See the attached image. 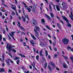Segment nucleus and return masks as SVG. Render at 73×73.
<instances>
[{
	"instance_id": "nucleus-1",
	"label": "nucleus",
	"mask_w": 73,
	"mask_h": 73,
	"mask_svg": "<svg viewBox=\"0 0 73 73\" xmlns=\"http://www.w3.org/2000/svg\"><path fill=\"white\" fill-rule=\"evenodd\" d=\"M62 18H63L65 21H66L67 23L68 24L66 25L68 27H72L71 24L69 23V20H68V19H67L66 17H65L64 16H62Z\"/></svg>"
},
{
	"instance_id": "nucleus-2",
	"label": "nucleus",
	"mask_w": 73,
	"mask_h": 73,
	"mask_svg": "<svg viewBox=\"0 0 73 73\" xmlns=\"http://www.w3.org/2000/svg\"><path fill=\"white\" fill-rule=\"evenodd\" d=\"M69 40L66 38H64L62 40V42L64 44H68Z\"/></svg>"
},
{
	"instance_id": "nucleus-3",
	"label": "nucleus",
	"mask_w": 73,
	"mask_h": 73,
	"mask_svg": "<svg viewBox=\"0 0 73 73\" xmlns=\"http://www.w3.org/2000/svg\"><path fill=\"white\" fill-rule=\"evenodd\" d=\"M62 8L63 9H65L66 7H68V5L66 3L64 2H63L62 4Z\"/></svg>"
},
{
	"instance_id": "nucleus-4",
	"label": "nucleus",
	"mask_w": 73,
	"mask_h": 73,
	"mask_svg": "<svg viewBox=\"0 0 73 73\" xmlns=\"http://www.w3.org/2000/svg\"><path fill=\"white\" fill-rule=\"evenodd\" d=\"M7 48V50H8L9 52H11V49L12 48V47H11V46L9 44H7L6 45Z\"/></svg>"
},
{
	"instance_id": "nucleus-5",
	"label": "nucleus",
	"mask_w": 73,
	"mask_h": 73,
	"mask_svg": "<svg viewBox=\"0 0 73 73\" xmlns=\"http://www.w3.org/2000/svg\"><path fill=\"white\" fill-rule=\"evenodd\" d=\"M70 15H69V17H70V18L71 19L72 21H73V13H72V12H70Z\"/></svg>"
},
{
	"instance_id": "nucleus-6",
	"label": "nucleus",
	"mask_w": 73,
	"mask_h": 73,
	"mask_svg": "<svg viewBox=\"0 0 73 73\" xmlns=\"http://www.w3.org/2000/svg\"><path fill=\"white\" fill-rule=\"evenodd\" d=\"M30 42L31 44L32 45H33L36 44V43L34 42V40H30Z\"/></svg>"
},
{
	"instance_id": "nucleus-7",
	"label": "nucleus",
	"mask_w": 73,
	"mask_h": 73,
	"mask_svg": "<svg viewBox=\"0 0 73 73\" xmlns=\"http://www.w3.org/2000/svg\"><path fill=\"white\" fill-rule=\"evenodd\" d=\"M5 72V70L4 68H0V72Z\"/></svg>"
},
{
	"instance_id": "nucleus-8",
	"label": "nucleus",
	"mask_w": 73,
	"mask_h": 73,
	"mask_svg": "<svg viewBox=\"0 0 73 73\" xmlns=\"http://www.w3.org/2000/svg\"><path fill=\"white\" fill-rule=\"evenodd\" d=\"M57 26L58 27V28L60 29H61V25L60 24H59V23H57Z\"/></svg>"
},
{
	"instance_id": "nucleus-9",
	"label": "nucleus",
	"mask_w": 73,
	"mask_h": 73,
	"mask_svg": "<svg viewBox=\"0 0 73 73\" xmlns=\"http://www.w3.org/2000/svg\"><path fill=\"white\" fill-rule=\"evenodd\" d=\"M63 67L64 68H67L68 67V66L65 63H64L63 64Z\"/></svg>"
},
{
	"instance_id": "nucleus-10",
	"label": "nucleus",
	"mask_w": 73,
	"mask_h": 73,
	"mask_svg": "<svg viewBox=\"0 0 73 73\" xmlns=\"http://www.w3.org/2000/svg\"><path fill=\"white\" fill-rule=\"evenodd\" d=\"M42 51H40V55L41 56H42V57H44V55L43 54H42Z\"/></svg>"
},
{
	"instance_id": "nucleus-11",
	"label": "nucleus",
	"mask_w": 73,
	"mask_h": 73,
	"mask_svg": "<svg viewBox=\"0 0 73 73\" xmlns=\"http://www.w3.org/2000/svg\"><path fill=\"white\" fill-rule=\"evenodd\" d=\"M27 9L28 11L29 12H31V9L29 7H27Z\"/></svg>"
},
{
	"instance_id": "nucleus-12",
	"label": "nucleus",
	"mask_w": 73,
	"mask_h": 73,
	"mask_svg": "<svg viewBox=\"0 0 73 73\" xmlns=\"http://www.w3.org/2000/svg\"><path fill=\"white\" fill-rule=\"evenodd\" d=\"M56 7L57 11H60V9L58 6L57 5H56Z\"/></svg>"
},
{
	"instance_id": "nucleus-13",
	"label": "nucleus",
	"mask_w": 73,
	"mask_h": 73,
	"mask_svg": "<svg viewBox=\"0 0 73 73\" xmlns=\"http://www.w3.org/2000/svg\"><path fill=\"white\" fill-rule=\"evenodd\" d=\"M50 64L52 66V67H55V64H54V63L52 62H51Z\"/></svg>"
},
{
	"instance_id": "nucleus-14",
	"label": "nucleus",
	"mask_w": 73,
	"mask_h": 73,
	"mask_svg": "<svg viewBox=\"0 0 73 73\" xmlns=\"http://www.w3.org/2000/svg\"><path fill=\"white\" fill-rule=\"evenodd\" d=\"M22 18L23 19V21L24 22H25V21H26V19H25V17H24L23 16H22Z\"/></svg>"
},
{
	"instance_id": "nucleus-15",
	"label": "nucleus",
	"mask_w": 73,
	"mask_h": 73,
	"mask_svg": "<svg viewBox=\"0 0 73 73\" xmlns=\"http://www.w3.org/2000/svg\"><path fill=\"white\" fill-rule=\"evenodd\" d=\"M31 36L32 37V38H33L34 40H36V38H35V36L31 34Z\"/></svg>"
},
{
	"instance_id": "nucleus-16",
	"label": "nucleus",
	"mask_w": 73,
	"mask_h": 73,
	"mask_svg": "<svg viewBox=\"0 0 73 73\" xmlns=\"http://www.w3.org/2000/svg\"><path fill=\"white\" fill-rule=\"evenodd\" d=\"M35 28L36 30L37 31H40V28H39V27H38L36 26L35 27Z\"/></svg>"
},
{
	"instance_id": "nucleus-17",
	"label": "nucleus",
	"mask_w": 73,
	"mask_h": 73,
	"mask_svg": "<svg viewBox=\"0 0 73 73\" xmlns=\"http://www.w3.org/2000/svg\"><path fill=\"white\" fill-rule=\"evenodd\" d=\"M40 45L42 47L44 46V43H42V42H40Z\"/></svg>"
},
{
	"instance_id": "nucleus-18",
	"label": "nucleus",
	"mask_w": 73,
	"mask_h": 73,
	"mask_svg": "<svg viewBox=\"0 0 73 73\" xmlns=\"http://www.w3.org/2000/svg\"><path fill=\"white\" fill-rule=\"evenodd\" d=\"M19 55L21 56L22 57H25V56L22 54H19Z\"/></svg>"
},
{
	"instance_id": "nucleus-19",
	"label": "nucleus",
	"mask_w": 73,
	"mask_h": 73,
	"mask_svg": "<svg viewBox=\"0 0 73 73\" xmlns=\"http://www.w3.org/2000/svg\"><path fill=\"white\" fill-rule=\"evenodd\" d=\"M45 27H46V28H47V29H49V30H51V28H50L49 27V26H48V25H46L45 26Z\"/></svg>"
},
{
	"instance_id": "nucleus-20",
	"label": "nucleus",
	"mask_w": 73,
	"mask_h": 73,
	"mask_svg": "<svg viewBox=\"0 0 73 73\" xmlns=\"http://www.w3.org/2000/svg\"><path fill=\"white\" fill-rule=\"evenodd\" d=\"M36 35H35V36L37 37L38 39H39L38 38V36H39V34L38 33H36Z\"/></svg>"
},
{
	"instance_id": "nucleus-21",
	"label": "nucleus",
	"mask_w": 73,
	"mask_h": 73,
	"mask_svg": "<svg viewBox=\"0 0 73 73\" xmlns=\"http://www.w3.org/2000/svg\"><path fill=\"white\" fill-rule=\"evenodd\" d=\"M3 59H2V62H4V60H5V58H4V55H3L2 56Z\"/></svg>"
},
{
	"instance_id": "nucleus-22",
	"label": "nucleus",
	"mask_w": 73,
	"mask_h": 73,
	"mask_svg": "<svg viewBox=\"0 0 73 73\" xmlns=\"http://www.w3.org/2000/svg\"><path fill=\"white\" fill-rule=\"evenodd\" d=\"M12 52H14V53H16V50L15 49H12Z\"/></svg>"
},
{
	"instance_id": "nucleus-23",
	"label": "nucleus",
	"mask_w": 73,
	"mask_h": 73,
	"mask_svg": "<svg viewBox=\"0 0 73 73\" xmlns=\"http://www.w3.org/2000/svg\"><path fill=\"white\" fill-rule=\"evenodd\" d=\"M19 59V57H15V58H13V60H18Z\"/></svg>"
},
{
	"instance_id": "nucleus-24",
	"label": "nucleus",
	"mask_w": 73,
	"mask_h": 73,
	"mask_svg": "<svg viewBox=\"0 0 73 73\" xmlns=\"http://www.w3.org/2000/svg\"><path fill=\"white\" fill-rule=\"evenodd\" d=\"M23 5H24L25 7V8H27V7H28V6H27V5L25 3H24L23 2Z\"/></svg>"
},
{
	"instance_id": "nucleus-25",
	"label": "nucleus",
	"mask_w": 73,
	"mask_h": 73,
	"mask_svg": "<svg viewBox=\"0 0 73 73\" xmlns=\"http://www.w3.org/2000/svg\"><path fill=\"white\" fill-rule=\"evenodd\" d=\"M20 28H21V29L22 31H25V29H24V27H22V26H20Z\"/></svg>"
},
{
	"instance_id": "nucleus-26",
	"label": "nucleus",
	"mask_w": 73,
	"mask_h": 73,
	"mask_svg": "<svg viewBox=\"0 0 73 73\" xmlns=\"http://www.w3.org/2000/svg\"><path fill=\"white\" fill-rule=\"evenodd\" d=\"M50 15H51V17L53 18V17H54V15L53 14L51 13H50Z\"/></svg>"
},
{
	"instance_id": "nucleus-27",
	"label": "nucleus",
	"mask_w": 73,
	"mask_h": 73,
	"mask_svg": "<svg viewBox=\"0 0 73 73\" xmlns=\"http://www.w3.org/2000/svg\"><path fill=\"white\" fill-rule=\"evenodd\" d=\"M49 8L50 10V11H52V7H51V5H50V4H49Z\"/></svg>"
},
{
	"instance_id": "nucleus-28",
	"label": "nucleus",
	"mask_w": 73,
	"mask_h": 73,
	"mask_svg": "<svg viewBox=\"0 0 73 73\" xmlns=\"http://www.w3.org/2000/svg\"><path fill=\"white\" fill-rule=\"evenodd\" d=\"M7 64V65L8 66H9V65H10V64L9 63V61H8L7 62H6Z\"/></svg>"
},
{
	"instance_id": "nucleus-29",
	"label": "nucleus",
	"mask_w": 73,
	"mask_h": 73,
	"mask_svg": "<svg viewBox=\"0 0 73 73\" xmlns=\"http://www.w3.org/2000/svg\"><path fill=\"white\" fill-rule=\"evenodd\" d=\"M33 24L34 25H35V24H36V21H35V20H33Z\"/></svg>"
},
{
	"instance_id": "nucleus-30",
	"label": "nucleus",
	"mask_w": 73,
	"mask_h": 73,
	"mask_svg": "<svg viewBox=\"0 0 73 73\" xmlns=\"http://www.w3.org/2000/svg\"><path fill=\"white\" fill-rule=\"evenodd\" d=\"M17 64H19V62H20V60H18L16 61Z\"/></svg>"
},
{
	"instance_id": "nucleus-31",
	"label": "nucleus",
	"mask_w": 73,
	"mask_h": 73,
	"mask_svg": "<svg viewBox=\"0 0 73 73\" xmlns=\"http://www.w3.org/2000/svg\"><path fill=\"white\" fill-rule=\"evenodd\" d=\"M41 21H42V23H45V22L44 19H41Z\"/></svg>"
},
{
	"instance_id": "nucleus-32",
	"label": "nucleus",
	"mask_w": 73,
	"mask_h": 73,
	"mask_svg": "<svg viewBox=\"0 0 73 73\" xmlns=\"http://www.w3.org/2000/svg\"><path fill=\"white\" fill-rule=\"evenodd\" d=\"M2 35H1L0 34V41H1V40H2Z\"/></svg>"
},
{
	"instance_id": "nucleus-33",
	"label": "nucleus",
	"mask_w": 73,
	"mask_h": 73,
	"mask_svg": "<svg viewBox=\"0 0 73 73\" xmlns=\"http://www.w3.org/2000/svg\"><path fill=\"white\" fill-rule=\"evenodd\" d=\"M46 66H47V63L46 62L44 65V68H45V69L46 68Z\"/></svg>"
},
{
	"instance_id": "nucleus-34",
	"label": "nucleus",
	"mask_w": 73,
	"mask_h": 73,
	"mask_svg": "<svg viewBox=\"0 0 73 73\" xmlns=\"http://www.w3.org/2000/svg\"><path fill=\"white\" fill-rule=\"evenodd\" d=\"M45 53H46V56H47L48 55V51L46 50L45 51Z\"/></svg>"
},
{
	"instance_id": "nucleus-35",
	"label": "nucleus",
	"mask_w": 73,
	"mask_h": 73,
	"mask_svg": "<svg viewBox=\"0 0 73 73\" xmlns=\"http://www.w3.org/2000/svg\"><path fill=\"white\" fill-rule=\"evenodd\" d=\"M48 19L50 21H52V19H51V18L50 17H49L48 18Z\"/></svg>"
},
{
	"instance_id": "nucleus-36",
	"label": "nucleus",
	"mask_w": 73,
	"mask_h": 73,
	"mask_svg": "<svg viewBox=\"0 0 73 73\" xmlns=\"http://www.w3.org/2000/svg\"><path fill=\"white\" fill-rule=\"evenodd\" d=\"M48 68L50 70H51V67H50V65H48Z\"/></svg>"
},
{
	"instance_id": "nucleus-37",
	"label": "nucleus",
	"mask_w": 73,
	"mask_h": 73,
	"mask_svg": "<svg viewBox=\"0 0 73 73\" xmlns=\"http://www.w3.org/2000/svg\"><path fill=\"white\" fill-rule=\"evenodd\" d=\"M34 32H35V33L36 34V33H37V30H36V29H34Z\"/></svg>"
},
{
	"instance_id": "nucleus-38",
	"label": "nucleus",
	"mask_w": 73,
	"mask_h": 73,
	"mask_svg": "<svg viewBox=\"0 0 73 73\" xmlns=\"http://www.w3.org/2000/svg\"><path fill=\"white\" fill-rule=\"evenodd\" d=\"M38 58H39V56L38 55L36 56V60H38Z\"/></svg>"
},
{
	"instance_id": "nucleus-39",
	"label": "nucleus",
	"mask_w": 73,
	"mask_h": 73,
	"mask_svg": "<svg viewBox=\"0 0 73 73\" xmlns=\"http://www.w3.org/2000/svg\"><path fill=\"white\" fill-rule=\"evenodd\" d=\"M10 36L12 37L13 38V40H15V38H14V37H13V36H12L11 35V33H9V34Z\"/></svg>"
},
{
	"instance_id": "nucleus-40",
	"label": "nucleus",
	"mask_w": 73,
	"mask_h": 73,
	"mask_svg": "<svg viewBox=\"0 0 73 73\" xmlns=\"http://www.w3.org/2000/svg\"><path fill=\"white\" fill-rule=\"evenodd\" d=\"M59 21L62 24H64V22H63V21L62 20H61L60 19V20H59Z\"/></svg>"
},
{
	"instance_id": "nucleus-41",
	"label": "nucleus",
	"mask_w": 73,
	"mask_h": 73,
	"mask_svg": "<svg viewBox=\"0 0 73 73\" xmlns=\"http://www.w3.org/2000/svg\"><path fill=\"white\" fill-rule=\"evenodd\" d=\"M51 4H52L53 5V6L54 7V10L55 11H56V9H55V5H53V3H51Z\"/></svg>"
},
{
	"instance_id": "nucleus-42",
	"label": "nucleus",
	"mask_w": 73,
	"mask_h": 73,
	"mask_svg": "<svg viewBox=\"0 0 73 73\" xmlns=\"http://www.w3.org/2000/svg\"><path fill=\"white\" fill-rule=\"evenodd\" d=\"M67 49L68 50H69V49H71V47H70V46H68L67 47Z\"/></svg>"
},
{
	"instance_id": "nucleus-43",
	"label": "nucleus",
	"mask_w": 73,
	"mask_h": 73,
	"mask_svg": "<svg viewBox=\"0 0 73 73\" xmlns=\"http://www.w3.org/2000/svg\"><path fill=\"white\" fill-rule=\"evenodd\" d=\"M11 13L13 15H15V13L13 11H12Z\"/></svg>"
},
{
	"instance_id": "nucleus-44",
	"label": "nucleus",
	"mask_w": 73,
	"mask_h": 73,
	"mask_svg": "<svg viewBox=\"0 0 73 73\" xmlns=\"http://www.w3.org/2000/svg\"><path fill=\"white\" fill-rule=\"evenodd\" d=\"M3 5L5 6V7H8V6H7V5L4 3H3Z\"/></svg>"
},
{
	"instance_id": "nucleus-45",
	"label": "nucleus",
	"mask_w": 73,
	"mask_h": 73,
	"mask_svg": "<svg viewBox=\"0 0 73 73\" xmlns=\"http://www.w3.org/2000/svg\"><path fill=\"white\" fill-rule=\"evenodd\" d=\"M54 56L55 57H56L57 56H58V55L57 54H54Z\"/></svg>"
},
{
	"instance_id": "nucleus-46",
	"label": "nucleus",
	"mask_w": 73,
	"mask_h": 73,
	"mask_svg": "<svg viewBox=\"0 0 73 73\" xmlns=\"http://www.w3.org/2000/svg\"><path fill=\"white\" fill-rule=\"evenodd\" d=\"M21 35H23V34H24V35H25V33H24V32H22L21 33Z\"/></svg>"
},
{
	"instance_id": "nucleus-47",
	"label": "nucleus",
	"mask_w": 73,
	"mask_h": 73,
	"mask_svg": "<svg viewBox=\"0 0 73 73\" xmlns=\"http://www.w3.org/2000/svg\"><path fill=\"white\" fill-rule=\"evenodd\" d=\"M45 16H46V17H47V18H48V17H49V15H48L46 14L45 15Z\"/></svg>"
},
{
	"instance_id": "nucleus-48",
	"label": "nucleus",
	"mask_w": 73,
	"mask_h": 73,
	"mask_svg": "<svg viewBox=\"0 0 73 73\" xmlns=\"http://www.w3.org/2000/svg\"><path fill=\"white\" fill-rule=\"evenodd\" d=\"M64 59L65 60H68V58H67V57H66V56H65L64 57Z\"/></svg>"
},
{
	"instance_id": "nucleus-49",
	"label": "nucleus",
	"mask_w": 73,
	"mask_h": 73,
	"mask_svg": "<svg viewBox=\"0 0 73 73\" xmlns=\"http://www.w3.org/2000/svg\"><path fill=\"white\" fill-rule=\"evenodd\" d=\"M10 19H11V20H12V19H13V18H12V16L11 15L10 16Z\"/></svg>"
},
{
	"instance_id": "nucleus-50",
	"label": "nucleus",
	"mask_w": 73,
	"mask_h": 73,
	"mask_svg": "<svg viewBox=\"0 0 73 73\" xmlns=\"http://www.w3.org/2000/svg\"><path fill=\"white\" fill-rule=\"evenodd\" d=\"M10 62L11 64H13V61L12 60H10Z\"/></svg>"
},
{
	"instance_id": "nucleus-51",
	"label": "nucleus",
	"mask_w": 73,
	"mask_h": 73,
	"mask_svg": "<svg viewBox=\"0 0 73 73\" xmlns=\"http://www.w3.org/2000/svg\"><path fill=\"white\" fill-rule=\"evenodd\" d=\"M56 17L57 19H58V20H60V18L58 17L57 16H56Z\"/></svg>"
},
{
	"instance_id": "nucleus-52",
	"label": "nucleus",
	"mask_w": 73,
	"mask_h": 73,
	"mask_svg": "<svg viewBox=\"0 0 73 73\" xmlns=\"http://www.w3.org/2000/svg\"><path fill=\"white\" fill-rule=\"evenodd\" d=\"M12 9L15 10V11H16V9L15 8V7H12Z\"/></svg>"
},
{
	"instance_id": "nucleus-53",
	"label": "nucleus",
	"mask_w": 73,
	"mask_h": 73,
	"mask_svg": "<svg viewBox=\"0 0 73 73\" xmlns=\"http://www.w3.org/2000/svg\"><path fill=\"white\" fill-rule=\"evenodd\" d=\"M49 46V47L50 49L52 50V47H51V46Z\"/></svg>"
},
{
	"instance_id": "nucleus-54",
	"label": "nucleus",
	"mask_w": 73,
	"mask_h": 73,
	"mask_svg": "<svg viewBox=\"0 0 73 73\" xmlns=\"http://www.w3.org/2000/svg\"><path fill=\"white\" fill-rule=\"evenodd\" d=\"M15 33H16L15 31L11 32V34H14Z\"/></svg>"
},
{
	"instance_id": "nucleus-55",
	"label": "nucleus",
	"mask_w": 73,
	"mask_h": 73,
	"mask_svg": "<svg viewBox=\"0 0 73 73\" xmlns=\"http://www.w3.org/2000/svg\"><path fill=\"white\" fill-rule=\"evenodd\" d=\"M70 60H73V57H70Z\"/></svg>"
},
{
	"instance_id": "nucleus-56",
	"label": "nucleus",
	"mask_w": 73,
	"mask_h": 73,
	"mask_svg": "<svg viewBox=\"0 0 73 73\" xmlns=\"http://www.w3.org/2000/svg\"><path fill=\"white\" fill-rule=\"evenodd\" d=\"M9 72H12V70H10V69H9Z\"/></svg>"
},
{
	"instance_id": "nucleus-57",
	"label": "nucleus",
	"mask_w": 73,
	"mask_h": 73,
	"mask_svg": "<svg viewBox=\"0 0 73 73\" xmlns=\"http://www.w3.org/2000/svg\"><path fill=\"white\" fill-rule=\"evenodd\" d=\"M17 25L18 27H19V28H20V27L21 26H20V25Z\"/></svg>"
},
{
	"instance_id": "nucleus-58",
	"label": "nucleus",
	"mask_w": 73,
	"mask_h": 73,
	"mask_svg": "<svg viewBox=\"0 0 73 73\" xmlns=\"http://www.w3.org/2000/svg\"><path fill=\"white\" fill-rule=\"evenodd\" d=\"M18 17L19 19V20H20V19H21V17H20V16H18Z\"/></svg>"
},
{
	"instance_id": "nucleus-59",
	"label": "nucleus",
	"mask_w": 73,
	"mask_h": 73,
	"mask_svg": "<svg viewBox=\"0 0 73 73\" xmlns=\"http://www.w3.org/2000/svg\"><path fill=\"white\" fill-rule=\"evenodd\" d=\"M49 42L50 44H52V41L51 40H49Z\"/></svg>"
},
{
	"instance_id": "nucleus-60",
	"label": "nucleus",
	"mask_w": 73,
	"mask_h": 73,
	"mask_svg": "<svg viewBox=\"0 0 73 73\" xmlns=\"http://www.w3.org/2000/svg\"><path fill=\"white\" fill-rule=\"evenodd\" d=\"M56 70H60L59 69V68H58L57 67L56 68Z\"/></svg>"
},
{
	"instance_id": "nucleus-61",
	"label": "nucleus",
	"mask_w": 73,
	"mask_h": 73,
	"mask_svg": "<svg viewBox=\"0 0 73 73\" xmlns=\"http://www.w3.org/2000/svg\"><path fill=\"white\" fill-rule=\"evenodd\" d=\"M33 49L34 50V52H36V50H35V48H33Z\"/></svg>"
},
{
	"instance_id": "nucleus-62",
	"label": "nucleus",
	"mask_w": 73,
	"mask_h": 73,
	"mask_svg": "<svg viewBox=\"0 0 73 73\" xmlns=\"http://www.w3.org/2000/svg\"><path fill=\"white\" fill-rule=\"evenodd\" d=\"M3 34H5V31H4L3 32Z\"/></svg>"
},
{
	"instance_id": "nucleus-63",
	"label": "nucleus",
	"mask_w": 73,
	"mask_h": 73,
	"mask_svg": "<svg viewBox=\"0 0 73 73\" xmlns=\"http://www.w3.org/2000/svg\"><path fill=\"white\" fill-rule=\"evenodd\" d=\"M20 40V41H21V42H23V39H22V38Z\"/></svg>"
},
{
	"instance_id": "nucleus-64",
	"label": "nucleus",
	"mask_w": 73,
	"mask_h": 73,
	"mask_svg": "<svg viewBox=\"0 0 73 73\" xmlns=\"http://www.w3.org/2000/svg\"><path fill=\"white\" fill-rule=\"evenodd\" d=\"M64 73H67V71H65Z\"/></svg>"
}]
</instances>
